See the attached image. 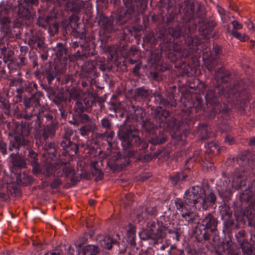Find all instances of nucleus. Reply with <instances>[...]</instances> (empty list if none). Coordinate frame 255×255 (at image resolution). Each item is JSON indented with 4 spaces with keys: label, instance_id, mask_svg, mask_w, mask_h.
Here are the masks:
<instances>
[{
    "label": "nucleus",
    "instance_id": "f257e3e1",
    "mask_svg": "<svg viewBox=\"0 0 255 255\" xmlns=\"http://www.w3.org/2000/svg\"><path fill=\"white\" fill-rule=\"evenodd\" d=\"M250 153L240 155L237 159L238 163L243 167L240 171H235L230 175H223L221 183L219 185L218 191L220 197L224 201H228L231 199L233 189H238L246 185L248 177H251L253 161L251 159Z\"/></svg>",
    "mask_w": 255,
    "mask_h": 255
},
{
    "label": "nucleus",
    "instance_id": "f03ea898",
    "mask_svg": "<svg viewBox=\"0 0 255 255\" xmlns=\"http://www.w3.org/2000/svg\"><path fill=\"white\" fill-rule=\"evenodd\" d=\"M30 133L29 126L22 124L16 126L13 134H8L11 137L8 150L10 151L14 149L17 151L16 153H12L9 155L10 161L13 167L19 169L26 167V159L18 151L21 148H28L30 146L31 141L29 139Z\"/></svg>",
    "mask_w": 255,
    "mask_h": 255
},
{
    "label": "nucleus",
    "instance_id": "7ed1b4c3",
    "mask_svg": "<svg viewBox=\"0 0 255 255\" xmlns=\"http://www.w3.org/2000/svg\"><path fill=\"white\" fill-rule=\"evenodd\" d=\"M216 201V197L213 192L206 194L203 188L197 186L187 190L183 199L177 198L175 200V204L178 211H183L185 209L190 210L191 207L198 210H207Z\"/></svg>",
    "mask_w": 255,
    "mask_h": 255
},
{
    "label": "nucleus",
    "instance_id": "20e7f679",
    "mask_svg": "<svg viewBox=\"0 0 255 255\" xmlns=\"http://www.w3.org/2000/svg\"><path fill=\"white\" fill-rule=\"evenodd\" d=\"M190 23H186L182 26L177 25L175 27H169L168 29V33L172 37L178 38L182 36L185 38V45L183 48L180 49L179 52L183 56L185 57L195 53L201 44L200 39L198 36L193 35L196 25L191 27Z\"/></svg>",
    "mask_w": 255,
    "mask_h": 255
},
{
    "label": "nucleus",
    "instance_id": "39448f33",
    "mask_svg": "<svg viewBox=\"0 0 255 255\" xmlns=\"http://www.w3.org/2000/svg\"><path fill=\"white\" fill-rule=\"evenodd\" d=\"M118 136L122 142L124 154L128 157L134 156L137 153V151L132 150L133 146L139 147V149H145L148 147V144L140 139L138 131L132 126H121L118 132Z\"/></svg>",
    "mask_w": 255,
    "mask_h": 255
},
{
    "label": "nucleus",
    "instance_id": "423d86ee",
    "mask_svg": "<svg viewBox=\"0 0 255 255\" xmlns=\"http://www.w3.org/2000/svg\"><path fill=\"white\" fill-rule=\"evenodd\" d=\"M218 221L211 213H208L200 219L193 232L198 242L209 239L211 234L217 230Z\"/></svg>",
    "mask_w": 255,
    "mask_h": 255
},
{
    "label": "nucleus",
    "instance_id": "0eeeda50",
    "mask_svg": "<svg viewBox=\"0 0 255 255\" xmlns=\"http://www.w3.org/2000/svg\"><path fill=\"white\" fill-rule=\"evenodd\" d=\"M85 34H82L80 38H76L72 40L70 44V49L75 51L74 54L70 57L71 61L75 60H84L95 54V45L92 42L86 41L83 38Z\"/></svg>",
    "mask_w": 255,
    "mask_h": 255
},
{
    "label": "nucleus",
    "instance_id": "6e6552de",
    "mask_svg": "<svg viewBox=\"0 0 255 255\" xmlns=\"http://www.w3.org/2000/svg\"><path fill=\"white\" fill-rule=\"evenodd\" d=\"M168 228L161 221L156 222L150 221L147 223L146 227L139 233L140 239L142 240L151 239L153 244H156L158 241L164 239L167 234Z\"/></svg>",
    "mask_w": 255,
    "mask_h": 255
},
{
    "label": "nucleus",
    "instance_id": "1a4fd4ad",
    "mask_svg": "<svg viewBox=\"0 0 255 255\" xmlns=\"http://www.w3.org/2000/svg\"><path fill=\"white\" fill-rule=\"evenodd\" d=\"M123 1L126 9H118L116 15L117 22L120 24L125 23L136 10L138 13H143L147 4V0H123Z\"/></svg>",
    "mask_w": 255,
    "mask_h": 255
},
{
    "label": "nucleus",
    "instance_id": "9d476101",
    "mask_svg": "<svg viewBox=\"0 0 255 255\" xmlns=\"http://www.w3.org/2000/svg\"><path fill=\"white\" fill-rule=\"evenodd\" d=\"M241 90L240 84L235 83L230 88L225 90L220 85L216 86L213 89L208 90L205 96L207 101L214 102V100L220 96L224 95L226 98H230Z\"/></svg>",
    "mask_w": 255,
    "mask_h": 255
},
{
    "label": "nucleus",
    "instance_id": "9b49d317",
    "mask_svg": "<svg viewBox=\"0 0 255 255\" xmlns=\"http://www.w3.org/2000/svg\"><path fill=\"white\" fill-rule=\"evenodd\" d=\"M27 34V43L32 49L43 50L45 49V38L42 32L30 29V33Z\"/></svg>",
    "mask_w": 255,
    "mask_h": 255
},
{
    "label": "nucleus",
    "instance_id": "f8f14e48",
    "mask_svg": "<svg viewBox=\"0 0 255 255\" xmlns=\"http://www.w3.org/2000/svg\"><path fill=\"white\" fill-rule=\"evenodd\" d=\"M185 3L184 13L189 20L203 15V7L200 2L197 1H186Z\"/></svg>",
    "mask_w": 255,
    "mask_h": 255
},
{
    "label": "nucleus",
    "instance_id": "ddd939ff",
    "mask_svg": "<svg viewBox=\"0 0 255 255\" xmlns=\"http://www.w3.org/2000/svg\"><path fill=\"white\" fill-rule=\"evenodd\" d=\"M234 216L236 221L233 217L226 219L224 220L223 232L226 233H231L235 229H239L242 224L246 223L243 216L239 214V211H235Z\"/></svg>",
    "mask_w": 255,
    "mask_h": 255
},
{
    "label": "nucleus",
    "instance_id": "4468645a",
    "mask_svg": "<svg viewBox=\"0 0 255 255\" xmlns=\"http://www.w3.org/2000/svg\"><path fill=\"white\" fill-rule=\"evenodd\" d=\"M240 202L235 204V206L237 208H241L243 206V204L252 205L255 206V196L252 188L248 187L242 192L239 196Z\"/></svg>",
    "mask_w": 255,
    "mask_h": 255
},
{
    "label": "nucleus",
    "instance_id": "2eb2a0df",
    "mask_svg": "<svg viewBox=\"0 0 255 255\" xmlns=\"http://www.w3.org/2000/svg\"><path fill=\"white\" fill-rule=\"evenodd\" d=\"M65 163L60 166V168L57 169L56 172L57 177H62L65 175L66 177H70L71 182L74 184L79 181L80 177L76 175L74 169L70 166H65L67 162L64 161Z\"/></svg>",
    "mask_w": 255,
    "mask_h": 255
},
{
    "label": "nucleus",
    "instance_id": "dca6fc26",
    "mask_svg": "<svg viewBox=\"0 0 255 255\" xmlns=\"http://www.w3.org/2000/svg\"><path fill=\"white\" fill-rule=\"evenodd\" d=\"M99 25L105 34L111 33L116 30V28L113 24V17H108L103 13L99 14Z\"/></svg>",
    "mask_w": 255,
    "mask_h": 255
},
{
    "label": "nucleus",
    "instance_id": "f3484780",
    "mask_svg": "<svg viewBox=\"0 0 255 255\" xmlns=\"http://www.w3.org/2000/svg\"><path fill=\"white\" fill-rule=\"evenodd\" d=\"M80 74L82 77L94 79L98 76L94 61H87L81 66Z\"/></svg>",
    "mask_w": 255,
    "mask_h": 255
},
{
    "label": "nucleus",
    "instance_id": "a211bd4d",
    "mask_svg": "<svg viewBox=\"0 0 255 255\" xmlns=\"http://www.w3.org/2000/svg\"><path fill=\"white\" fill-rule=\"evenodd\" d=\"M152 115L160 127H162L163 124H166L167 118L170 117L171 112L161 106H158L153 111Z\"/></svg>",
    "mask_w": 255,
    "mask_h": 255
},
{
    "label": "nucleus",
    "instance_id": "6ab92c4d",
    "mask_svg": "<svg viewBox=\"0 0 255 255\" xmlns=\"http://www.w3.org/2000/svg\"><path fill=\"white\" fill-rule=\"evenodd\" d=\"M60 145L62 147V154L65 156H73L78 151V144L73 141H61Z\"/></svg>",
    "mask_w": 255,
    "mask_h": 255
},
{
    "label": "nucleus",
    "instance_id": "aec40b11",
    "mask_svg": "<svg viewBox=\"0 0 255 255\" xmlns=\"http://www.w3.org/2000/svg\"><path fill=\"white\" fill-rule=\"evenodd\" d=\"M57 73L56 67L51 65L45 66L41 71V74L49 85H51L53 80L57 78Z\"/></svg>",
    "mask_w": 255,
    "mask_h": 255
},
{
    "label": "nucleus",
    "instance_id": "412c9836",
    "mask_svg": "<svg viewBox=\"0 0 255 255\" xmlns=\"http://www.w3.org/2000/svg\"><path fill=\"white\" fill-rule=\"evenodd\" d=\"M130 113L128 117L136 122L140 123L145 119L146 113L145 111L139 107L132 105L129 108Z\"/></svg>",
    "mask_w": 255,
    "mask_h": 255
},
{
    "label": "nucleus",
    "instance_id": "4be33fe9",
    "mask_svg": "<svg viewBox=\"0 0 255 255\" xmlns=\"http://www.w3.org/2000/svg\"><path fill=\"white\" fill-rule=\"evenodd\" d=\"M65 163L61 160L57 161L55 163H45L43 167V174L47 177L51 176L52 174L55 176H56V172L57 169L60 168V166L63 165Z\"/></svg>",
    "mask_w": 255,
    "mask_h": 255
},
{
    "label": "nucleus",
    "instance_id": "5701e85b",
    "mask_svg": "<svg viewBox=\"0 0 255 255\" xmlns=\"http://www.w3.org/2000/svg\"><path fill=\"white\" fill-rule=\"evenodd\" d=\"M27 2V0H20L17 11L19 17L25 20H29L32 16L28 6L26 3Z\"/></svg>",
    "mask_w": 255,
    "mask_h": 255
},
{
    "label": "nucleus",
    "instance_id": "b1692460",
    "mask_svg": "<svg viewBox=\"0 0 255 255\" xmlns=\"http://www.w3.org/2000/svg\"><path fill=\"white\" fill-rule=\"evenodd\" d=\"M23 104L25 106V110L23 112L22 115L24 119L30 120L34 115H37L38 113L36 111L33 112L31 110L30 108L33 104L31 98H25L23 100Z\"/></svg>",
    "mask_w": 255,
    "mask_h": 255
},
{
    "label": "nucleus",
    "instance_id": "393cba45",
    "mask_svg": "<svg viewBox=\"0 0 255 255\" xmlns=\"http://www.w3.org/2000/svg\"><path fill=\"white\" fill-rule=\"evenodd\" d=\"M10 5L2 2L0 3V23L2 25H6L9 23L10 20L8 16L10 11Z\"/></svg>",
    "mask_w": 255,
    "mask_h": 255
},
{
    "label": "nucleus",
    "instance_id": "a878e982",
    "mask_svg": "<svg viewBox=\"0 0 255 255\" xmlns=\"http://www.w3.org/2000/svg\"><path fill=\"white\" fill-rule=\"evenodd\" d=\"M27 159L33 167L34 173H38L40 171L39 164L38 163V154L33 149H29L27 155Z\"/></svg>",
    "mask_w": 255,
    "mask_h": 255
},
{
    "label": "nucleus",
    "instance_id": "bb28decb",
    "mask_svg": "<svg viewBox=\"0 0 255 255\" xmlns=\"http://www.w3.org/2000/svg\"><path fill=\"white\" fill-rule=\"evenodd\" d=\"M230 75V72L223 67L216 70L214 75V80L217 83V86L219 85L220 83L227 82L229 79Z\"/></svg>",
    "mask_w": 255,
    "mask_h": 255
},
{
    "label": "nucleus",
    "instance_id": "cd10ccee",
    "mask_svg": "<svg viewBox=\"0 0 255 255\" xmlns=\"http://www.w3.org/2000/svg\"><path fill=\"white\" fill-rule=\"evenodd\" d=\"M120 155L115 163H109V166L113 170L123 169L127 167L129 163V159L128 158H122Z\"/></svg>",
    "mask_w": 255,
    "mask_h": 255
},
{
    "label": "nucleus",
    "instance_id": "c85d7f7f",
    "mask_svg": "<svg viewBox=\"0 0 255 255\" xmlns=\"http://www.w3.org/2000/svg\"><path fill=\"white\" fill-rule=\"evenodd\" d=\"M151 91L143 87H140L135 90L134 97L136 101H140L148 98L151 94Z\"/></svg>",
    "mask_w": 255,
    "mask_h": 255
},
{
    "label": "nucleus",
    "instance_id": "c756f323",
    "mask_svg": "<svg viewBox=\"0 0 255 255\" xmlns=\"http://www.w3.org/2000/svg\"><path fill=\"white\" fill-rule=\"evenodd\" d=\"M241 216H243L244 220L245 218L248 220L249 224H251V220L255 217V206L249 204L248 207L243 212H239Z\"/></svg>",
    "mask_w": 255,
    "mask_h": 255
},
{
    "label": "nucleus",
    "instance_id": "7c9ffc66",
    "mask_svg": "<svg viewBox=\"0 0 255 255\" xmlns=\"http://www.w3.org/2000/svg\"><path fill=\"white\" fill-rule=\"evenodd\" d=\"M56 56L57 58L65 61L68 57L67 49L61 43H58L55 49Z\"/></svg>",
    "mask_w": 255,
    "mask_h": 255
},
{
    "label": "nucleus",
    "instance_id": "2f4dec72",
    "mask_svg": "<svg viewBox=\"0 0 255 255\" xmlns=\"http://www.w3.org/2000/svg\"><path fill=\"white\" fill-rule=\"evenodd\" d=\"M14 176L15 178L16 182L19 185H26L30 182L31 180V177L25 174L22 173H14Z\"/></svg>",
    "mask_w": 255,
    "mask_h": 255
},
{
    "label": "nucleus",
    "instance_id": "473e14b6",
    "mask_svg": "<svg viewBox=\"0 0 255 255\" xmlns=\"http://www.w3.org/2000/svg\"><path fill=\"white\" fill-rule=\"evenodd\" d=\"M190 210L184 209L183 211H180L182 212L181 216L187 224H190L194 222L197 218V214L196 213L191 212Z\"/></svg>",
    "mask_w": 255,
    "mask_h": 255
},
{
    "label": "nucleus",
    "instance_id": "72a5a7b5",
    "mask_svg": "<svg viewBox=\"0 0 255 255\" xmlns=\"http://www.w3.org/2000/svg\"><path fill=\"white\" fill-rule=\"evenodd\" d=\"M1 54L3 55V60L4 63L11 61L14 51L12 49L3 45L0 48Z\"/></svg>",
    "mask_w": 255,
    "mask_h": 255
},
{
    "label": "nucleus",
    "instance_id": "f704fd0d",
    "mask_svg": "<svg viewBox=\"0 0 255 255\" xmlns=\"http://www.w3.org/2000/svg\"><path fill=\"white\" fill-rule=\"evenodd\" d=\"M76 137V130L70 128H64L61 141H72L71 139L72 138L74 140Z\"/></svg>",
    "mask_w": 255,
    "mask_h": 255
},
{
    "label": "nucleus",
    "instance_id": "c9c22d12",
    "mask_svg": "<svg viewBox=\"0 0 255 255\" xmlns=\"http://www.w3.org/2000/svg\"><path fill=\"white\" fill-rule=\"evenodd\" d=\"M100 249L95 245H88L82 249V255H99Z\"/></svg>",
    "mask_w": 255,
    "mask_h": 255
},
{
    "label": "nucleus",
    "instance_id": "e433bc0d",
    "mask_svg": "<svg viewBox=\"0 0 255 255\" xmlns=\"http://www.w3.org/2000/svg\"><path fill=\"white\" fill-rule=\"evenodd\" d=\"M187 176L182 173H176L170 176V181L173 186L178 185L180 182L185 180Z\"/></svg>",
    "mask_w": 255,
    "mask_h": 255
},
{
    "label": "nucleus",
    "instance_id": "4c0bfd02",
    "mask_svg": "<svg viewBox=\"0 0 255 255\" xmlns=\"http://www.w3.org/2000/svg\"><path fill=\"white\" fill-rule=\"evenodd\" d=\"M99 243L102 247L108 250H110L112 248L113 244H116V242L109 236L104 237L100 240Z\"/></svg>",
    "mask_w": 255,
    "mask_h": 255
},
{
    "label": "nucleus",
    "instance_id": "58836bf2",
    "mask_svg": "<svg viewBox=\"0 0 255 255\" xmlns=\"http://www.w3.org/2000/svg\"><path fill=\"white\" fill-rule=\"evenodd\" d=\"M157 97L158 98V100L159 101V103L163 106H165L168 107H175L176 105V102L173 98H170V100L166 99L159 94L157 95Z\"/></svg>",
    "mask_w": 255,
    "mask_h": 255
},
{
    "label": "nucleus",
    "instance_id": "ea45409f",
    "mask_svg": "<svg viewBox=\"0 0 255 255\" xmlns=\"http://www.w3.org/2000/svg\"><path fill=\"white\" fill-rule=\"evenodd\" d=\"M43 96V93L41 92H37L33 94L30 97L33 104H35L33 109V112L36 111V109H39L41 105L39 103L40 98Z\"/></svg>",
    "mask_w": 255,
    "mask_h": 255
},
{
    "label": "nucleus",
    "instance_id": "a19ab883",
    "mask_svg": "<svg viewBox=\"0 0 255 255\" xmlns=\"http://www.w3.org/2000/svg\"><path fill=\"white\" fill-rule=\"evenodd\" d=\"M67 4L68 9L74 12L79 11L82 7V4L75 0H70Z\"/></svg>",
    "mask_w": 255,
    "mask_h": 255
},
{
    "label": "nucleus",
    "instance_id": "79ce46f5",
    "mask_svg": "<svg viewBox=\"0 0 255 255\" xmlns=\"http://www.w3.org/2000/svg\"><path fill=\"white\" fill-rule=\"evenodd\" d=\"M134 215L136 217V220L139 222L146 218V212L144 207H139L134 211Z\"/></svg>",
    "mask_w": 255,
    "mask_h": 255
},
{
    "label": "nucleus",
    "instance_id": "37998d69",
    "mask_svg": "<svg viewBox=\"0 0 255 255\" xmlns=\"http://www.w3.org/2000/svg\"><path fill=\"white\" fill-rule=\"evenodd\" d=\"M220 212L222 219L223 220L233 217L232 211L229 206L225 205L222 206Z\"/></svg>",
    "mask_w": 255,
    "mask_h": 255
},
{
    "label": "nucleus",
    "instance_id": "c03bdc74",
    "mask_svg": "<svg viewBox=\"0 0 255 255\" xmlns=\"http://www.w3.org/2000/svg\"><path fill=\"white\" fill-rule=\"evenodd\" d=\"M233 244L230 239L226 240L223 242V247L225 250H227L228 254L233 255H238V253L233 251Z\"/></svg>",
    "mask_w": 255,
    "mask_h": 255
},
{
    "label": "nucleus",
    "instance_id": "a18cd8bd",
    "mask_svg": "<svg viewBox=\"0 0 255 255\" xmlns=\"http://www.w3.org/2000/svg\"><path fill=\"white\" fill-rule=\"evenodd\" d=\"M95 67L98 66L102 71H104L107 68V61L104 57H97L95 61Z\"/></svg>",
    "mask_w": 255,
    "mask_h": 255
},
{
    "label": "nucleus",
    "instance_id": "49530a36",
    "mask_svg": "<svg viewBox=\"0 0 255 255\" xmlns=\"http://www.w3.org/2000/svg\"><path fill=\"white\" fill-rule=\"evenodd\" d=\"M143 128L147 131H150L155 128V125L149 119H144L143 122L140 123Z\"/></svg>",
    "mask_w": 255,
    "mask_h": 255
},
{
    "label": "nucleus",
    "instance_id": "de8ad7c7",
    "mask_svg": "<svg viewBox=\"0 0 255 255\" xmlns=\"http://www.w3.org/2000/svg\"><path fill=\"white\" fill-rule=\"evenodd\" d=\"M231 34L234 37L237 38L242 42L246 41L249 39V36L246 34L240 33L238 31L235 30H232L231 31Z\"/></svg>",
    "mask_w": 255,
    "mask_h": 255
},
{
    "label": "nucleus",
    "instance_id": "09e8293b",
    "mask_svg": "<svg viewBox=\"0 0 255 255\" xmlns=\"http://www.w3.org/2000/svg\"><path fill=\"white\" fill-rule=\"evenodd\" d=\"M240 246L242 249L244 255H254L252 247L250 243L246 242Z\"/></svg>",
    "mask_w": 255,
    "mask_h": 255
},
{
    "label": "nucleus",
    "instance_id": "8fccbe9b",
    "mask_svg": "<svg viewBox=\"0 0 255 255\" xmlns=\"http://www.w3.org/2000/svg\"><path fill=\"white\" fill-rule=\"evenodd\" d=\"M128 240L131 245L135 244V229L133 227H129L127 230Z\"/></svg>",
    "mask_w": 255,
    "mask_h": 255
},
{
    "label": "nucleus",
    "instance_id": "3c124183",
    "mask_svg": "<svg viewBox=\"0 0 255 255\" xmlns=\"http://www.w3.org/2000/svg\"><path fill=\"white\" fill-rule=\"evenodd\" d=\"M79 130L82 135L85 136L93 130V127L92 125L87 124L80 128Z\"/></svg>",
    "mask_w": 255,
    "mask_h": 255
},
{
    "label": "nucleus",
    "instance_id": "603ef678",
    "mask_svg": "<svg viewBox=\"0 0 255 255\" xmlns=\"http://www.w3.org/2000/svg\"><path fill=\"white\" fill-rule=\"evenodd\" d=\"M97 162H93L92 163L94 169L92 171V173L94 176H96V180L97 181L101 180L103 177V173L101 170L96 168L95 165Z\"/></svg>",
    "mask_w": 255,
    "mask_h": 255
},
{
    "label": "nucleus",
    "instance_id": "864d4df0",
    "mask_svg": "<svg viewBox=\"0 0 255 255\" xmlns=\"http://www.w3.org/2000/svg\"><path fill=\"white\" fill-rule=\"evenodd\" d=\"M74 117H76L78 119V121L80 123H85L88 122L89 120V117L86 114H84L83 113H79L78 114H75Z\"/></svg>",
    "mask_w": 255,
    "mask_h": 255
},
{
    "label": "nucleus",
    "instance_id": "5fc2aeb1",
    "mask_svg": "<svg viewBox=\"0 0 255 255\" xmlns=\"http://www.w3.org/2000/svg\"><path fill=\"white\" fill-rule=\"evenodd\" d=\"M83 101L87 109L92 106V105L95 103V99L92 95H88L83 99Z\"/></svg>",
    "mask_w": 255,
    "mask_h": 255
},
{
    "label": "nucleus",
    "instance_id": "6e6d98bb",
    "mask_svg": "<svg viewBox=\"0 0 255 255\" xmlns=\"http://www.w3.org/2000/svg\"><path fill=\"white\" fill-rule=\"evenodd\" d=\"M83 104L84 103L81 101H79L78 100L76 101L75 105L74 106L75 114L83 113L84 111L86 110V108L85 107V106H83Z\"/></svg>",
    "mask_w": 255,
    "mask_h": 255
},
{
    "label": "nucleus",
    "instance_id": "4d7b16f0",
    "mask_svg": "<svg viewBox=\"0 0 255 255\" xmlns=\"http://www.w3.org/2000/svg\"><path fill=\"white\" fill-rule=\"evenodd\" d=\"M162 126L174 129L176 126V120L174 118L170 117L167 118L166 124H163Z\"/></svg>",
    "mask_w": 255,
    "mask_h": 255
},
{
    "label": "nucleus",
    "instance_id": "13d9d810",
    "mask_svg": "<svg viewBox=\"0 0 255 255\" xmlns=\"http://www.w3.org/2000/svg\"><path fill=\"white\" fill-rule=\"evenodd\" d=\"M206 64L208 70L211 72L218 65V61L215 59L210 58L207 60Z\"/></svg>",
    "mask_w": 255,
    "mask_h": 255
},
{
    "label": "nucleus",
    "instance_id": "bf43d9fd",
    "mask_svg": "<svg viewBox=\"0 0 255 255\" xmlns=\"http://www.w3.org/2000/svg\"><path fill=\"white\" fill-rule=\"evenodd\" d=\"M29 55V58L30 59V61L32 62L33 67H35L36 66H38V57L35 54V52L32 51L30 50L29 52L28 53Z\"/></svg>",
    "mask_w": 255,
    "mask_h": 255
},
{
    "label": "nucleus",
    "instance_id": "052dcab7",
    "mask_svg": "<svg viewBox=\"0 0 255 255\" xmlns=\"http://www.w3.org/2000/svg\"><path fill=\"white\" fill-rule=\"evenodd\" d=\"M245 231L244 230H241L239 231L236 235L237 241L239 243L240 245H241L247 242H245Z\"/></svg>",
    "mask_w": 255,
    "mask_h": 255
},
{
    "label": "nucleus",
    "instance_id": "680f3d73",
    "mask_svg": "<svg viewBox=\"0 0 255 255\" xmlns=\"http://www.w3.org/2000/svg\"><path fill=\"white\" fill-rule=\"evenodd\" d=\"M145 211L146 212V217L148 215L150 216H155L156 214L157 210L155 206H147L144 207Z\"/></svg>",
    "mask_w": 255,
    "mask_h": 255
},
{
    "label": "nucleus",
    "instance_id": "e2e57ef3",
    "mask_svg": "<svg viewBox=\"0 0 255 255\" xmlns=\"http://www.w3.org/2000/svg\"><path fill=\"white\" fill-rule=\"evenodd\" d=\"M101 125L103 128L109 129L112 126V123L108 118H104L101 120Z\"/></svg>",
    "mask_w": 255,
    "mask_h": 255
},
{
    "label": "nucleus",
    "instance_id": "0e129e2a",
    "mask_svg": "<svg viewBox=\"0 0 255 255\" xmlns=\"http://www.w3.org/2000/svg\"><path fill=\"white\" fill-rule=\"evenodd\" d=\"M0 152L3 155L7 154V144L3 140H0Z\"/></svg>",
    "mask_w": 255,
    "mask_h": 255
},
{
    "label": "nucleus",
    "instance_id": "69168bd1",
    "mask_svg": "<svg viewBox=\"0 0 255 255\" xmlns=\"http://www.w3.org/2000/svg\"><path fill=\"white\" fill-rule=\"evenodd\" d=\"M175 17V13H170L168 14L166 18H163V21L169 24L174 21Z\"/></svg>",
    "mask_w": 255,
    "mask_h": 255
},
{
    "label": "nucleus",
    "instance_id": "338daca9",
    "mask_svg": "<svg viewBox=\"0 0 255 255\" xmlns=\"http://www.w3.org/2000/svg\"><path fill=\"white\" fill-rule=\"evenodd\" d=\"M42 148L45 150L48 151L51 150L49 153H53L55 151V149L54 148V144L52 143H50L47 144L45 143L44 145L42 147ZM49 153V152H48Z\"/></svg>",
    "mask_w": 255,
    "mask_h": 255
},
{
    "label": "nucleus",
    "instance_id": "774afa93",
    "mask_svg": "<svg viewBox=\"0 0 255 255\" xmlns=\"http://www.w3.org/2000/svg\"><path fill=\"white\" fill-rule=\"evenodd\" d=\"M44 89L47 92L49 98L50 96H54L55 94V90L50 85L46 86Z\"/></svg>",
    "mask_w": 255,
    "mask_h": 255
}]
</instances>
